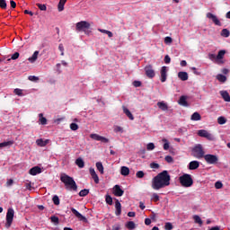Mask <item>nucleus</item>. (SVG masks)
I'll list each match as a JSON object with an SVG mask.
<instances>
[{"label":"nucleus","mask_w":230,"mask_h":230,"mask_svg":"<svg viewBox=\"0 0 230 230\" xmlns=\"http://www.w3.org/2000/svg\"><path fill=\"white\" fill-rule=\"evenodd\" d=\"M171 180L172 178L168 173V171H163L153 178L152 188L155 190H162V188H166V186H170Z\"/></svg>","instance_id":"nucleus-1"},{"label":"nucleus","mask_w":230,"mask_h":230,"mask_svg":"<svg viewBox=\"0 0 230 230\" xmlns=\"http://www.w3.org/2000/svg\"><path fill=\"white\" fill-rule=\"evenodd\" d=\"M60 181L61 182H64L66 190H69L70 191H76L78 190V185H76V181H75V179H73V177L66 173H61Z\"/></svg>","instance_id":"nucleus-2"},{"label":"nucleus","mask_w":230,"mask_h":230,"mask_svg":"<svg viewBox=\"0 0 230 230\" xmlns=\"http://www.w3.org/2000/svg\"><path fill=\"white\" fill-rule=\"evenodd\" d=\"M190 155H192V157H195V159H203L206 155V152L204 151V147L202 146V145H195L191 149Z\"/></svg>","instance_id":"nucleus-3"},{"label":"nucleus","mask_w":230,"mask_h":230,"mask_svg":"<svg viewBox=\"0 0 230 230\" xmlns=\"http://www.w3.org/2000/svg\"><path fill=\"white\" fill-rule=\"evenodd\" d=\"M179 181L183 188H191V186H193V178H191V174L184 173L179 177Z\"/></svg>","instance_id":"nucleus-4"},{"label":"nucleus","mask_w":230,"mask_h":230,"mask_svg":"<svg viewBox=\"0 0 230 230\" xmlns=\"http://www.w3.org/2000/svg\"><path fill=\"white\" fill-rule=\"evenodd\" d=\"M15 215V211L13 208H8L7 213H6V224L5 227H11L12 223L13 222V216Z\"/></svg>","instance_id":"nucleus-5"},{"label":"nucleus","mask_w":230,"mask_h":230,"mask_svg":"<svg viewBox=\"0 0 230 230\" xmlns=\"http://www.w3.org/2000/svg\"><path fill=\"white\" fill-rule=\"evenodd\" d=\"M207 164H217L218 163V156L217 155L208 154L203 156Z\"/></svg>","instance_id":"nucleus-6"},{"label":"nucleus","mask_w":230,"mask_h":230,"mask_svg":"<svg viewBox=\"0 0 230 230\" xmlns=\"http://www.w3.org/2000/svg\"><path fill=\"white\" fill-rule=\"evenodd\" d=\"M75 28L78 31H84L91 28V23L86 21H82L76 23Z\"/></svg>","instance_id":"nucleus-7"},{"label":"nucleus","mask_w":230,"mask_h":230,"mask_svg":"<svg viewBox=\"0 0 230 230\" xmlns=\"http://www.w3.org/2000/svg\"><path fill=\"white\" fill-rule=\"evenodd\" d=\"M91 139H93L94 141H101V143H109V138L105 137H102L96 133H93L90 135Z\"/></svg>","instance_id":"nucleus-8"},{"label":"nucleus","mask_w":230,"mask_h":230,"mask_svg":"<svg viewBox=\"0 0 230 230\" xmlns=\"http://www.w3.org/2000/svg\"><path fill=\"white\" fill-rule=\"evenodd\" d=\"M160 80L162 83L166 82V78H168V68L167 66H162L160 71Z\"/></svg>","instance_id":"nucleus-9"},{"label":"nucleus","mask_w":230,"mask_h":230,"mask_svg":"<svg viewBox=\"0 0 230 230\" xmlns=\"http://www.w3.org/2000/svg\"><path fill=\"white\" fill-rule=\"evenodd\" d=\"M207 18L210 19L214 22V24H216V26H222V22H220V20H218V17H217V15L211 13H208Z\"/></svg>","instance_id":"nucleus-10"},{"label":"nucleus","mask_w":230,"mask_h":230,"mask_svg":"<svg viewBox=\"0 0 230 230\" xmlns=\"http://www.w3.org/2000/svg\"><path fill=\"white\" fill-rule=\"evenodd\" d=\"M146 75L148 78H154L155 76V71L152 68V65H148L145 67Z\"/></svg>","instance_id":"nucleus-11"},{"label":"nucleus","mask_w":230,"mask_h":230,"mask_svg":"<svg viewBox=\"0 0 230 230\" xmlns=\"http://www.w3.org/2000/svg\"><path fill=\"white\" fill-rule=\"evenodd\" d=\"M113 193L115 197H123V194L125 193V191L121 189L119 185H115L113 187Z\"/></svg>","instance_id":"nucleus-12"},{"label":"nucleus","mask_w":230,"mask_h":230,"mask_svg":"<svg viewBox=\"0 0 230 230\" xmlns=\"http://www.w3.org/2000/svg\"><path fill=\"white\" fill-rule=\"evenodd\" d=\"M90 172V175L92 177V179L94 181L95 184H99L100 183V178L98 177V174L96 173V171H94V168L91 167L89 169Z\"/></svg>","instance_id":"nucleus-13"},{"label":"nucleus","mask_w":230,"mask_h":230,"mask_svg":"<svg viewBox=\"0 0 230 230\" xmlns=\"http://www.w3.org/2000/svg\"><path fill=\"white\" fill-rule=\"evenodd\" d=\"M200 166V162L194 160L189 163L188 169L189 170H197Z\"/></svg>","instance_id":"nucleus-14"},{"label":"nucleus","mask_w":230,"mask_h":230,"mask_svg":"<svg viewBox=\"0 0 230 230\" xmlns=\"http://www.w3.org/2000/svg\"><path fill=\"white\" fill-rule=\"evenodd\" d=\"M71 212L73 215H75L77 218H80V220H83L84 222H87V218L84 217L78 210H76L75 208H71Z\"/></svg>","instance_id":"nucleus-15"},{"label":"nucleus","mask_w":230,"mask_h":230,"mask_svg":"<svg viewBox=\"0 0 230 230\" xmlns=\"http://www.w3.org/2000/svg\"><path fill=\"white\" fill-rule=\"evenodd\" d=\"M30 175H39V173H42V169L39 166H34L29 171Z\"/></svg>","instance_id":"nucleus-16"},{"label":"nucleus","mask_w":230,"mask_h":230,"mask_svg":"<svg viewBox=\"0 0 230 230\" xmlns=\"http://www.w3.org/2000/svg\"><path fill=\"white\" fill-rule=\"evenodd\" d=\"M115 215L116 217H119L121 215V203L119 202V199H116L115 201Z\"/></svg>","instance_id":"nucleus-17"},{"label":"nucleus","mask_w":230,"mask_h":230,"mask_svg":"<svg viewBox=\"0 0 230 230\" xmlns=\"http://www.w3.org/2000/svg\"><path fill=\"white\" fill-rule=\"evenodd\" d=\"M122 109H123L124 114H126V116L128 117V119H129L131 121H134V115H132V112H130V110L128 109V108L125 107V106H123Z\"/></svg>","instance_id":"nucleus-18"},{"label":"nucleus","mask_w":230,"mask_h":230,"mask_svg":"<svg viewBox=\"0 0 230 230\" xmlns=\"http://www.w3.org/2000/svg\"><path fill=\"white\" fill-rule=\"evenodd\" d=\"M178 78L181 80V82H186L188 80L189 75L187 72H179L178 73Z\"/></svg>","instance_id":"nucleus-19"},{"label":"nucleus","mask_w":230,"mask_h":230,"mask_svg":"<svg viewBox=\"0 0 230 230\" xmlns=\"http://www.w3.org/2000/svg\"><path fill=\"white\" fill-rule=\"evenodd\" d=\"M48 143H49V139L44 140L42 138H39V139L36 140V145L38 146H41V147L46 146V145H48Z\"/></svg>","instance_id":"nucleus-20"},{"label":"nucleus","mask_w":230,"mask_h":230,"mask_svg":"<svg viewBox=\"0 0 230 230\" xmlns=\"http://www.w3.org/2000/svg\"><path fill=\"white\" fill-rule=\"evenodd\" d=\"M190 119L191 121H200L202 119V116H200V113L196 111L190 116Z\"/></svg>","instance_id":"nucleus-21"},{"label":"nucleus","mask_w":230,"mask_h":230,"mask_svg":"<svg viewBox=\"0 0 230 230\" xmlns=\"http://www.w3.org/2000/svg\"><path fill=\"white\" fill-rule=\"evenodd\" d=\"M157 107L161 111H168V104H166V102H157Z\"/></svg>","instance_id":"nucleus-22"},{"label":"nucleus","mask_w":230,"mask_h":230,"mask_svg":"<svg viewBox=\"0 0 230 230\" xmlns=\"http://www.w3.org/2000/svg\"><path fill=\"white\" fill-rule=\"evenodd\" d=\"M37 58H39V50L34 51L32 56L29 58L28 60L29 62H31V64H33L34 62L37 61Z\"/></svg>","instance_id":"nucleus-23"},{"label":"nucleus","mask_w":230,"mask_h":230,"mask_svg":"<svg viewBox=\"0 0 230 230\" xmlns=\"http://www.w3.org/2000/svg\"><path fill=\"white\" fill-rule=\"evenodd\" d=\"M130 173V169L127 166H122L120 168V175H123L124 177H127V175H129Z\"/></svg>","instance_id":"nucleus-24"},{"label":"nucleus","mask_w":230,"mask_h":230,"mask_svg":"<svg viewBox=\"0 0 230 230\" xmlns=\"http://www.w3.org/2000/svg\"><path fill=\"white\" fill-rule=\"evenodd\" d=\"M39 121H40V125H47L48 124V119H46V117H44V114H42V113L39 114Z\"/></svg>","instance_id":"nucleus-25"},{"label":"nucleus","mask_w":230,"mask_h":230,"mask_svg":"<svg viewBox=\"0 0 230 230\" xmlns=\"http://www.w3.org/2000/svg\"><path fill=\"white\" fill-rule=\"evenodd\" d=\"M216 78L221 84H226V82H227V77L222 74H218Z\"/></svg>","instance_id":"nucleus-26"},{"label":"nucleus","mask_w":230,"mask_h":230,"mask_svg":"<svg viewBox=\"0 0 230 230\" xmlns=\"http://www.w3.org/2000/svg\"><path fill=\"white\" fill-rule=\"evenodd\" d=\"M220 94H221L223 100H225L226 102H230V96H229V93H227V91H221Z\"/></svg>","instance_id":"nucleus-27"},{"label":"nucleus","mask_w":230,"mask_h":230,"mask_svg":"<svg viewBox=\"0 0 230 230\" xmlns=\"http://www.w3.org/2000/svg\"><path fill=\"white\" fill-rule=\"evenodd\" d=\"M67 3V0H60L58 4V12H64V6Z\"/></svg>","instance_id":"nucleus-28"},{"label":"nucleus","mask_w":230,"mask_h":230,"mask_svg":"<svg viewBox=\"0 0 230 230\" xmlns=\"http://www.w3.org/2000/svg\"><path fill=\"white\" fill-rule=\"evenodd\" d=\"M179 104L182 107H188V102L186 101V96L182 95L180 97Z\"/></svg>","instance_id":"nucleus-29"},{"label":"nucleus","mask_w":230,"mask_h":230,"mask_svg":"<svg viewBox=\"0 0 230 230\" xmlns=\"http://www.w3.org/2000/svg\"><path fill=\"white\" fill-rule=\"evenodd\" d=\"M13 145V140H9L0 143V148H5L6 146H12Z\"/></svg>","instance_id":"nucleus-30"},{"label":"nucleus","mask_w":230,"mask_h":230,"mask_svg":"<svg viewBox=\"0 0 230 230\" xmlns=\"http://www.w3.org/2000/svg\"><path fill=\"white\" fill-rule=\"evenodd\" d=\"M95 166H96L98 172H100V173H101L102 175H103V173H104V171H103V164H102V162H97V163L95 164Z\"/></svg>","instance_id":"nucleus-31"},{"label":"nucleus","mask_w":230,"mask_h":230,"mask_svg":"<svg viewBox=\"0 0 230 230\" xmlns=\"http://www.w3.org/2000/svg\"><path fill=\"white\" fill-rule=\"evenodd\" d=\"M75 164H76V166H78V168H84V166H85V163L84 162V159H82V158H77L75 160Z\"/></svg>","instance_id":"nucleus-32"},{"label":"nucleus","mask_w":230,"mask_h":230,"mask_svg":"<svg viewBox=\"0 0 230 230\" xmlns=\"http://www.w3.org/2000/svg\"><path fill=\"white\" fill-rule=\"evenodd\" d=\"M50 222H52V224H54V226H58V224H60V219L57 216H51Z\"/></svg>","instance_id":"nucleus-33"},{"label":"nucleus","mask_w":230,"mask_h":230,"mask_svg":"<svg viewBox=\"0 0 230 230\" xmlns=\"http://www.w3.org/2000/svg\"><path fill=\"white\" fill-rule=\"evenodd\" d=\"M98 31H100L101 33H105L106 35H108L109 39H111V37H113L112 31L105 30V29H98Z\"/></svg>","instance_id":"nucleus-34"},{"label":"nucleus","mask_w":230,"mask_h":230,"mask_svg":"<svg viewBox=\"0 0 230 230\" xmlns=\"http://www.w3.org/2000/svg\"><path fill=\"white\" fill-rule=\"evenodd\" d=\"M193 220H194L195 224H199V226H202L203 222L199 216L194 215Z\"/></svg>","instance_id":"nucleus-35"},{"label":"nucleus","mask_w":230,"mask_h":230,"mask_svg":"<svg viewBox=\"0 0 230 230\" xmlns=\"http://www.w3.org/2000/svg\"><path fill=\"white\" fill-rule=\"evenodd\" d=\"M126 227L129 230H133V229H136V223H134V221H128L127 224H126Z\"/></svg>","instance_id":"nucleus-36"},{"label":"nucleus","mask_w":230,"mask_h":230,"mask_svg":"<svg viewBox=\"0 0 230 230\" xmlns=\"http://www.w3.org/2000/svg\"><path fill=\"white\" fill-rule=\"evenodd\" d=\"M217 123L219 125H226V123H227V119H226V117L221 116L219 118H217Z\"/></svg>","instance_id":"nucleus-37"},{"label":"nucleus","mask_w":230,"mask_h":230,"mask_svg":"<svg viewBox=\"0 0 230 230\" xmlns=\"http://www.w3.org/2000/svg\"><path fill=\"white\" fill-rule=\"evenodd\" d=\"M230 36V31H229V30H227V29H223L222 31H221V37H225L226 39H227V37H229Z\"/></svg>","instance_id":"nucleus-38"},{"label":"nucleus","mask_w":230,"mask_h":230,"mask_svg":"<svg viewBox=\"0 0 230 230\" xmlns=\"http://www.w3.org/2000/svg\"><path fill=\"white\" fill-rule=\"evenodd\" d=\"M208 133V131L206 129H199L198 131V136H199V137H206Z\"/></svg>","instance_id":"nucleus-39"},{"label":"nucleus","mask_w":230,"mask_h":230,"mask_svg":"<svg viewBox=\"0 0 230 230\" xmlns=\"http://www.w3.org/2000/svg\"><path fill=\"white\" fill-rule=\"evenodd\" d=\"M52 202L55 206H59L60 205V199L57 195H54L53 198H52Z\"/></svg>","instance_id":"nucleus-40"},{"label":"nucleus","mask_w":230,"mask_h":230,"mask_svg":"<svg viewBox=\"0 0 230 230\" xmlns=\"http://www.w3.org/2000/svg\"><path fill=\"white\" fill-rule=\"evenodd\" d=\"M225 55H226V50H219L218 54L217 55V60H222Z\"/></svg>","instance_id":"nucleus-41"},{"label":"nucleus","mask_w":230,"mask_h":230,"mask_svg":"<svg viewBox=\"0 0 230 230\" xmlns=\"http://www.w3.org/2000/svg\"><path fill=\"white\" fill-rule=\"evenodd\" d=\"M164 144V150H169L170 149V142H168V139L163 138L162 140Z\"/></svg>","instance_id":"nucleus-42"},{"label":"nucleus","mask_w":230,"mask_h":230,"mask_svg":"<svg viewBox=\"0 0 230 230\" xmlns=\"http://www.w3.org/2000/svg\"><path fill=\"white\" fill-rule=\"evenodd\" d=\"M106 204L112 206V197L109 194L105 196Z\"/></svg>","instance_id":"nucleus-43"},{"label":"nucleus","mask_w":230,"mask_h":230,"mask_svg":"<svg viewBox=\"0 0 230 230\" xmlns=\"http://www.w3.org/2000/svg\"><path fill=\"white\" fill-rule=\"evenodd\" d=\"M89 195V190L84 189L79 192V197H87Z\"/></svg>","instance_id":"nucleus-44"},{"label":"nucleus","mask_w":230,"mask_h":230,"mask_svg":"<svg viewBox=\"0 0 230 230\" xmlns=\"http://www.w3.org/2000/svg\"><path fill=\"white\" fill-rule=\"evenodd\" d=\"M13 93L16 94V96H24V93H22V89L15 88Z\"/></svg>","instance_id":"nucleus-45"},{"label":"nucleus","mask_w":230,"mask_h":230,"mask_svg":"<svg viewBox=\"0 0 230 230\" xmlns=\"http://www.w3.org/2000/svg\"><path fill=\"white\" fill-rule=\"evenodd\" d=\"M151 200H153V202H159V194L153 193L151 196Z\"/></svg>","instance_id":"nucleus-46"},{"label":"nucleus","mask_w":230,"mask_h":230,"mask_svg":"<svg viewBox=\"0 0 230 230\" xmlns=\"http://www.w3.org/2000/svg\"><path fill=\"white\" fill-rule=\"evenodd\" d=\"M113 130L114 132H116V134H118V132H120V134H123V128H121L120 126H115Z\"/></svg>","instance_id":"nucleus-47"},{"label":"nucleus","mask_w":230,"mask_h":230,"mask_svg":"<svg viewBox=\"0 0 230 230\" xmlns=\"http://www.w3.org/2000/svg\"><path fill=\"white\" fill-rule=\"evenodd\" d=\"M206 139H208V141H215V136H213V134L211 133H207V136L205 137Z\"/></svg>","instance_id":"nucleus-48"},{"label":"nucleus","mask_w":230,"mask_h":230,"mask_svg":"<svg viewBox=\"0 0 230 230\" xmlns=\"http://www.w3.org/2000/svg\"><path fill=\"white\" fill-rule=\"evenodd\" d=\"M164 229L172 230V229H173V225H172V223H170V222H167V223H165Z\"/></svg>","instance_id":"nucleus-49"},{"label":"nucleus","mask_w":230,"mask_h":230,"mask_svg":"<svg viewBox=\"0 0 230 230\" xmlns=\"http://www.w3.org/2000/svg\"><path fill=\"white\" fill-rule=\"evenodd\" d=\"M208 58L209 60H211L212 62H215L216 60H218L217 59V55L213 54V53H209L208 54Z\"/></svg>","instance_id":"nucleus-50"},{"label":"nucleus","mask_w":230,"mask_h":230,"mask_svg":"<svg viewBox=\"0 0 230 230\" xmlns=\"http://www.w3.org/2000/svg\"><path fill=\"white\" fill-rule=\"evenodd\" d=\"M136 176L137 179H143V177H145V172L143 171H138L137 172Z\"/></svg>","instance_id":"nucleus-51"},{"label":"nucleus","mask_w":230,"mask_h":230,"mask_svg":"<svg viewBox=\"0 0 230 230\" xmlns=\"http://www.w3.org/2000/svg\"><path fill=\"white\" fill-rule=\"evenodd\" d=\"M36 5L38 6V8L40 10H41V12H46V10H47L46 4H36Z\"/></svg>","instance_id":"nucleus-52"},{"label":"nucleus","mask_w":230,"mask_h":230,"mask_svg":"<svg viewBox=\"0 0 230 230\" xmlns=\"http://www.w3.org/2000/svg\"><path fill=\"white\" fill-rule=\"evenodd\" d=\"M7 4H6V0H0V8L3 10H5Z\"/></svg>","instance_id":"nucleus-53"},{"label":"nucleus","mask_w":230,"mask_h":230,"mask_svg":"<svg viewBox=\"0 0 230 230\" xmlns=\"http://www.w3.org/2000/svg\"><path fill=\"white\" fill-rule=\"evenodd\" d=\"M224 186V184H222V181H217L215 183V188L216 190H222V187Z\"/></svg>","instance_id":"nucleus-54"},{"label":"nucleus","mask_w":230,"mask_h":230,"mask_svg":"<svg viewBox=\"0 0 230 230\" xmlns=\"http://www.w3.org/2000/svg\"><path fill=\"white\" fill-rule=\"evenodd\" d=\"M172 42H173V40H172V37L167 36L164 38V43L165 44H172Z\"/></svg>","instance_id":"nucleus-55"},{"label":"nucleus","mask_w":230,"mask_h":230,"mask_svg":"<svg viewBox=\"0 0 230 230\" xmlns=\"http://www.w3.org/2000/svg\"><path fill=\"white\" fill-rule=\"evenodd\" d=\"M28 80H30L31 82H39V77H37L35 75H30L28 77Z\"/></svg>","instance_id":"nucleus-56"},{"label":"nucleus","mask_w":230,"mask_h":230,"mask_svg":"<svg viewBox=\"0 0 230 230\" xmlns=\"http://www.w3.org/2000/svg\"><path fill=\"white\" fill-rule=\"evenodd\" d=\"M154 148H155V145H154V143H148L146 146V150H154Z\"/></svg>","instance_id":"nucleus-57"},{"label":"nucleus","mask_w":230,"mask_h":230,"mask_svg":"<svg viewBox=\"0 0 230 230\" xmlns=\"http://www.w3.org/2000/svg\"><path fill=\"white\" fill-rule=\"evenodd\" d=\"M70 128H71V130H74V131L76 130L78 128V124H76L75 122L71 123Z\"/></svg>","instance_id":"nucleus-58"},{"label":"nucleus","mask_w":230,"mask_h":230,"mask_svg":"<svg viewBox=\"0 0 230 230\" xmlns=\"http://www.w3.org/2000/svg\"><path fill=\"white\" fill-rule=\"evenodd\" d=\"M150 168H153L155 170H157L159 168V164L156 163H151L150 164Z\"/></svg>","instance_id":"nucleus-59"},{"label":"nucleus","mask_w":230,"mask_h":230,"mask_svg":"<svg viewBox=\"0 0 230 230\" xmlns=\"http://www.w3.org/2000/svg\"><path fill=\"white\" fill-rule=\"evenodd\" d=\"M164 63L165 64H170V62H172V58H170V56H168V55H166L165 57H164Z\"/></svg>","instance_id":"nucleus-60"},{"label":"nucleus","mask_w":230,"mask_h":230,"mask_svg":"<svg viewBox=\"0 0 230 230\" xmlns=\"http://www.w3.org/2000/svg\"><path fill=\"white\" fill-rule=\"evenodd\" d=\"M19 52H15L14 54H13L11 57L12 60H17V58H19Z\"/></svg>","instance_id":"nucleus-61"},{"label":"nucleus","mask_w":230,"mask_h":230,"mask_svg":"<svg viewBox=\"0 0 230 230\" xmlns=\"http://www.w3.org/2000/svg\"><path fill=\"white\" fill-rule=\"evenodd\" d=\"M166 163H173V157L167 155L165 156Z\"/></svg>","instance_id":"nucleus-62"},{"label":"nucleus","mask_w":230,"mask_h":230,"mask_svg":"<svg viewBox=\"0 0 230 230\" xmlns=\"http://www.w3.org/2000/svg\"><path fill=\"white\" fill-rule=\"evenodd\" d=\"M133 85H134V87H141V82L140 81H134Z\"/></svg>","instance_id":"nucleus-63"},{"label":"nucleus","mask_w":230,"mask_h":230,"mask_svg":"<svg viewBox=\"0 0 230 230\" xmlns=\"http://www.w3.org/2000/svg\"><path fill=\"white\" fill-rule=\"evenodd\" d=\"M13 180H12V179L7 180L6 186L10 187V186H13Z\"/></svg>","instance_id":"nucleus-64"}]
</instances>
